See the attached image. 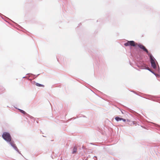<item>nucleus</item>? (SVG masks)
<instances>
[{"mask_svg": "<svg viewBox=\"0 0 160 160\" xmlns=\"http://www.w3.org/2000/svg\"><path fill=\"white\" fill-rule=\"evenodd\" d=\"M11 145L13 148L14 149H15L16 150L18 151V150L17 148V147L16 145L15 144L11 142Z\"/></svg>", "mask_w": 160, "mask_h": 160, "instance_id": "nucleus-6", "label": "nucleus"}, {"mask_svg": "<svg viewBox=\"0 0 160 160\" xmlns=\"http://www.w3.org/2000/svg\"><path fill=\"white\" fill-rule=\"evenodd\" d=\"M125 46H131L135 47L137 46L138 44L136 43L134 41H128L127 42L125 43L124 44Z\"/></svg>", "mask_w": 160, "mask_h": 160, "instance_id": "nucleus-2", "label": "nucleus"}, {"mask_svg": "<svg viewBox=\"0 0 160 160\" xmlns=\"http://www.w3.org/2000/svg\"><path fill=\"white\" fill-rule=\"evenodd\" d=\"M3 138L7 142H10V134L9 133L6 132H4L2 134Z\"/></svg>", "mask_w": 160, "mask_h": 160, "instance_id": "nucleus-1", "label": "nucleus"}, {"mask_svg": "<svg viewBox=\"0 0 160 160\" xmlns=\"http://www.w3.org/2000/svg\"><path fill=\"white\" fill-rule=\"evenodd\" d=\"M36 85L38 87H44V86L42 84H40L38 83H36Z\"/></svg>", "mask_w": 160, "mask_h": 160, "instance_id": "nucleus-7", "label": "nucleus"}, {"mask_svg": "<svg viewBox=\"0 0 160 160\" xmlns=\"http://www.w3.org/2000/svg\"><path fill=\"white\" fill-rule=\"evenodd\" d=\"M77 151V148L76 147H74L73 148V152L72 153H75Z\"/></svg>", "mask_w": 160, "mask_h": 160, "instance_id": "nucleus-8", "label": "nucleus"}, {"mask_svg": "<svg viewBox=\"0 0 160 160\" xmlns=\"http://www.w3.org/2000/svg\"><path fill=\"white\" fill-rule=\"evenodd\" d=\"M22 113H23V114H26V113L23 110L19 109V110Z\"/></svg>", "mask_w": 160, "mask_h": 160, "instance_id": "nucleus-9", "label": "nucleus"}, {"mask_svg": "<svg viewBox=\"0 0 160 160\" xmlns=\"http://www.w3.org/2000/svg\"><path fill=\"white\" fill-rule=\"evenodd\" d=\"M115 119L117 121H121L122 120L124 122H125L126 121V120L125 119L122 118H120L118 117H116L115 118Z\"/></svg>", "mask_w": 160, "mask_h": 160, "instance_id": "nucleus-5", "label": "nucleus"}, {"mask_svg": "<svg viewBox=\"0 0 160 160\" xmlns=\"http://www.w3.org/2000/svg\"><path fill=\"white\" fill-rule=\"evenodd\" d=\"M137 45L141 49H142L143 51L146 52L148 55H150L151 53H149L148 50L145 48V47L143 45L141 44H138Z\"/></svg>", "mask_w": 160, "mask_h": 160, "instance_id": "nucleus-4", "label": "nucleus"}, {"mask_svg": "<svg viewBox=\"0 0 160 160\" xmlns=\"http://www.w3.org/2000/svg\"><path fill=\"white\" fill-rule=\"evenodd\" d=\"M150 57L151 63L152 67L154 69H155L156 68V64L155 63V61L154 59L153 56L151 54L150 55H148Z\"/></svg>", "mask_w": 160, "mask_h": 160, "instance_id": "nucleus-3", "label": "nucleus"}]
</instances>
